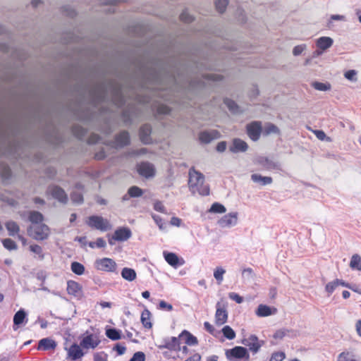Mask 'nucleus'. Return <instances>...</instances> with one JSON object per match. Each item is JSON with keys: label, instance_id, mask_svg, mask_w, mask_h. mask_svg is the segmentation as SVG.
Masks as SVG:
<instances>
[{"label": "nucleus", "instance_id": "774afa93", "mask_svg": "<svg viewBox=\"0 0 361 361\" xmlns=\"http://www.w3.org/2000/svg\"><path fill=\"white\" fill-rule=\"evenodd\" d=\"M154 209L159 212L164 213L165 212V208L164 204L161 202H156L154 204Z\"/></svg>", "mask_w": 361, "mask_h": 361}, {"label": "nucleus", "instance_id": "a19ab883", "mask_svg": "<svg viewBox=\"0 0 361 361\" xmlns=\"http://www.w3.org/2000/svg\"><path fill=\"white\" fill-rule=\"evenodd\" d=\"M106 336L113 340V341H117L121 338V332L120 331L116 329H109L106 331Z\"/></svg>", "mask_w": 361, "mask_h": 361}, {"label": "nucleus", "instance_id": "e433bc0d", "mask_svg": "<svg viewBox=\"0 0 361 361\" xmlns=\"http://www.w3.org/2000/svg\"><path fill=\"white\" fill-rule=\"evenodd\" d=\"M71 268V271L77 275H82L85 272V267L81 263L78 262H72Z\"/></svg>", "mask_w": 361, "mask_h": 361}, {"label": "nucleus", "instance_id": "f704fd0d", "mask_svg": "<svg viewBox=\"0 0 361 361\" xmlns=\"http://www.w3.org/2000/svg\"><path fill=\"white\" fill-rule=\"evenodd\" d=\"M350 267L353 269L361 271V257L359 255L355 254L351 257Z\"/></svg>", "mask_w": 361, "mask_h": 361}, {"label": "nucleus", "instance_id": "f03ea898", "mask_svg": "<svg viewBox=\"0 0 361 361\" xmlns=\"http://www.w3.org/2000/svg\"><path fill=\"white\" fill-rule=\"evenodd\" d=\"M188 184L192 192H197L204 196L209 194V188L204 184V176L194 169H190L189 171Z\"/></svg>", "mask_w": 361, "mask_h": 361}, {"label": "nucleus", "instance_id": "7ed1b4c3", "mask_svg": "<svg viewBox=\"0 0 361 361\" xmlns=\"http://www.w3.org/2000/svg\"><path fill=\"white\" fill-rule=\"evenodd\" d=\"M225 355L229 361H237L241 359L247 361L250 359L247 348L242 346H235L232 349L226 350Z\"/></svg>", "mask_w": 361, "mask_h": 361}, {"label": "nucleus", "instance_id": "393cba45", "mask_svg": "<svg viewBox=\"0 0 361 361\" xmlns=\"http://www.w3.org/2000/svg\"><path fill=\"white\" fill-rule=\"evenodd\" d=\"M333 39L329 37H322L317 40V47L322 49L326 50L331 47L333 44Z\"/></svg>", "mask_w": 361, "mask_h": 361}, {"label": "nucleus", "instance_id": "2eb2a0df", "mask_svg": "<svg viewBox=\"0 0 361 361\" xmlns=\"http://www.w3.org/2000/svg\"><path fill=\"white\" fill-rule=\"evenodd\" d=\"M132 235L131 231L126 227L116 229L113 235V239L116 241H126Z\"/></svg>", "mask_w": 361, "mask_h": 361}, {"label": "nucleus", "instance_id": "6e6552de", "mask_svg": "<svg viewBox=\"0 0 361 361\" xmlns=\"http://www.w3.org/2000/svg\"><path fill=\"white\" fill-rule=\"evenodd\" d=\"M157 346L159 349L166 348L171 351L180 350L179 339L173 336L164 338Z\"/></svg>", "mask_w": 361, "mask_h": 361}, {"label": "nucleus", "instance_id": "b1692460", "mask_svg": "<svg viewBox=\"0 0 361 361\" xmlns=\"http://www.w3.org/2000/svg\"><path fill=\"white\" fill-rule=\"evenodd\" d=\"M67 292L69 295L78 296L81 292V286L74 281H68L67 283Z\"/></svg>", "mask_w": 361, "mask_h": 361}, {"label": "nucleus", "instance_id": "c756f323", "mask_svg": "<svg viewBox=\"0 0 361 361\" xmlns=\"http://www.w3.org/2000/svg\"><path fill=\"white\" fill-rule=\"evenodd\" d=\"M337 361H360V360L353 352L343 351L338 355Z\"/></svg>", "mask_w": 361, "mask_h": 361}, {"label": "nucleus", "instance_id": "9b49d317", "mask_svg": "<svg viewBox=\"0 0 361 361\" xmlns=\"http://www.w3.org/2000/svg\"><path fill=\"white\" fill-rule=\"evenodd\" d=\"M238 223V213L231 212L224 216L219 220L218 224L221 227L229 228L234 226Z\"/></svg>", "mask_w": 361, "mask_h": 361}, {"label": "nucleus", "instance_id": "4be33fe9", "mask_svg": "<svg viewBox=\"0 0 361 361\" xmlns=\"http://www.w3.org/2000/svg\"><path fill=\"white\" fill-rule=\"evenodd\" d=\"M276 308H271L266 305H259L256 310V314L259 317H268L276 312Z\"/></svg>", "mask_w": 361, "mask_h": 361}, {"label": "nucleus", "instance_id": "09e8293b", "mask_svg": "<svg viewBox=\"0 0 361 361\" xmlns=\"http://www.w3.org/2000/svg\"><path fill=\"white\" fill-rule=\"evenodd\" d=\"M73 133L78 138L82 139L85 136L86 130L82 127L75 126L73 128Z\"/></svg>", "mask_w": 361, "mask_h": 361}, {"label": "nucleus", "instance_id": "bf43d9fd", "mask_svg": "<svg viewBox=\"0 0 361 361\" xmlns=\"http://www.w3.org/2000/svg\"><path fill=\"white\" fill-rule=\"evenodd\" d=\"M228 297L230 299L235 301L238 304H240L243 302V297H241L238 293H235L234 292L229 293Z\"/></svg>", "mask_w": 361, "mask_h": 361}, {"label": "nucleus", "instance_id": "c85d7f7f", "mask_svg": "<svg viewBox=\"0 0 361 361\" xmlns=\"http://www.w3.org/2000/svg\"><path fill=\"white\" fill-rule=\"evenodd\" d=\"M121 276L128 281H133L137 277V274L133 269L124 267L121 271Z\"/></svg>", "mask_w": 361, "mask_h": 361}, {"label": "nucleus", "instance_id": "473e14b6", "mask_svg": "<svg viewBox=\"0 0 361 361\" xmlns=\"http://www.w3.org/2000/svg\"><path fill=\"white\" fill-rule=\"evenodd\" d=\"M151 313L148 310H145L141 314V322L146 329H151L152 324L150 322Z\"/></svg>", "mask_w": 361, "mask_h": 361}, {"label": "nucleus", "instance_id": "6ab92c4d", "mask_svg": "<svg viewBox=\"0 0 361 361\" xmlns=\"http://www.w3.org/2000/svg\"><path fill=\"white\" fill-rule=\"evenodd\" d=\"M248 148L247 144L239 138H235L233 140L232 145L230 147L229 149L231 152L233 153H238V152H245Z\"/></svg>", "mask_w": 361, "mask_h": 361}, {"label": "nucleus", "instance_id": "69168bd1", "mask_svg": "<svg viewBox=\"0 0 361 361\" xmlns=\"http://www.w3.org/2000/svg\"><path fill=\"white\" fill-rule=\"evenodd\" d=\"M170 111V108L164 104H161L158 107V113L160 114H168Z\"/></svg>", "mask_w": 361, "mask_h": 361}, {"label": "nucleus", "instance_id": "8fccbe9b", "mask_svg": "<svg viewBox=\"0 0 361 361\" xmlns=\"http://www.w3.org/2000/svg\"><path fill=\"white\" fill-rule=\"evenodd\" d=\"M2 243L4 247L8 250H13L17 248L16 243L10 238L3 240Z\"/></svg>", "mask_w": 361, "mask_h": 361}, {"label": "nucleus", "instance_id": "680f3d73", "mask_svg": "<svg viewBox=\"0 0 361 361\" xmlns=\"http://www.w3.org/2000/svg\"><path fill=\"white\" fill-rule=\"evenodd\" d=\"M204 78L208 80L219 81L222 79L221 75L215 73H208L204 75Z\"/></svg>", "mask_w": 361, "mask_h": 361}, {"label": "nucleus", "instance_id": "5fc2aeb1", "mask_svg": "<svg viewBox=\"0 0 361 361\" xmlns=\"http://www.w3.org/2000/svg\"><path fill=\"white\" fill-rule=\"evenodd\" d=\"M108 355L104 352L96 353L94 355V361H107Z\"/></svg>", "mask_w": 361, "mask_h": 361}, {"label": "nucleus", "instance_id": "f3484780", "mask_svg": "<svg viewBox=\"0 0 361 361\" xmlns=\"http://www.w3.org/2000/svg\"><path fill=\"white\" fill-rule=\"evenodd\" d=\"M80 347V345L73 343L68 348H66V350L68 351V355L72 360L75 361L83 357L84 353Z\"/></svg>", "mask_w": 361, "mask_h": 361}, {"label": "nucleus", "instance_id": "e2e57ef3", "mask_svg": "<svg viewBox=\"0 0 361 361\" xmlns=\"http://www.w3.org/2000/svg\"><path fill=\"white\" fill-rule=\"evenodd\" d=\"M285 357V354L282 352L275 353L272 355L270 361H282Z\"/></svg>", "mask_w": 361, "mask_h": 361}, {"label": "nucleus", "instance_id": "bb28decb", "mask_svg": "<svg viewBox=\"0 0 361 361\" xmlns=\"http://www.w3.org/2000/svg\"><path fill=\"white\" fill-rule=\"evenodd\" d=\"M251 180L255 183H258L261 185H269L272 183V178L269 176H262L257 173L251 175Z\"/></svg>", "mask_w": 361, "mask_h": 361}, {"label": "nucleus", "instance_id": "ea45409f", "mask_svg": "<svg viewBox=\"0 0 361 361\" xmlns=\"http://www.w3.org/2000/svg\"><path fill=\"white\" fill-rule=\"evenodd\" d=\"M279 128L273 123H268L264 126L263 130V133L266 135H270L271 133L279 134Z\"/></svg>", "mask_w": 361, "mask_h": 361}, {"label": "nucleus", "instance_id": "c9c22d12", "mask_svg": "<svg viewBox=\"0 0 361 361\" xmlns=\"http://www.w3.org/2000/svg\"><path fill=\"white\" fill-rule=\"evenodd\" d=\"M25 317H26V313L25 312L24 310H20L19 311H18L13 317L14 325L18 326V325L23 324V322H24V320L25 319Z\"/></svg>", "mask_w": 361, "mask_h": 361}, {"label": "nucleus", "instance_id": "ddd939ff", "mask_svg": "<svg viewBox=\"0 0 361 361\" xmlns=\"http://www.w3.org/2000/svg\"><path fill=\"white\" fill-rule=\"evenodd\" d=\"M137 171L140 175L145 178H151L155 175L154 165L149 162H142L137 166Z\"/></svg>", "mask_w": 361, "mask_h": 361}, {"label": "nucleus", "instance_id": "a878e982", "mask_svg": "<svg viewBox=\"0 0 361 361\" xmlns=\"http://www.w3.org/2000/svg\"><path fill=\"white\" fill-rule=\"evenodd\" d=\"M296 336H297V332L295 331L283 329H280V330L277 331L274 334V337L276 339H282L283 338H285V337L293 338V337H295Z\"/></svg>", "mask_w": 361, "mask_h": 361}, {"label": "nucleus", "instance_id": "39448f33", "mask_svg": "<svg viewBox=\"0 0 361 361\" xmlns=\"http://www.w3.org/2000/svg\"><path fill=\"white\" fill-rule=\"evenodd\" d=\"M87 224L91 228L101 231H106L111 227L107 219L97 215L90 216L87 221Z\"/></svg>", "mask_w": 361, "mask_h": 361}, {"label": "nucleus", "instance_id": "72a5a7b5", "mask_svg": "<svg viewBox=\"0 0 361 361\" xmlns=\"http://www.w3.org/2000/svg\"><path fill=\"white\" fill-rule=\"evenodd\" d=\"M43 219V215L39 212L32 211L29 213V220L32 225L42 224Z\"/></svg>", "mask_w": 361, "mask_h": 361}, {"label": "nucleus", "instance_id": "de8ad7c7", "mask_svg": "<svg viewBox=\"0 0 361 361\" xmlns=\"http://www.w3.org/2000/svg\"><path fill=\"white\" fill-rule=\"evenodd\" d=\"M228 4V0H216V8L219 13H222L225 11Z\"/></svg>", "mask_w": 361, "mask_h": 361}, {"label": "nucleus", "instance_id": "423d86ee", "mask_svg": "<svg viewBox=\"0 0 361 361\" xmlns=\"http://www.w3.org/2000/svg\"><path fill=\"white\" fill-rule=\"evenodd\" d=\"M94 264L97 270L106 272H115L117 268L116 262L109 257L97 259Z\"/></svg>", "mask_w": 361, "mask_h": 361}, {"label": "nucleus", "instance_id": "58836bf2", "mask_svg": "<svg viewBox=\"0 0 361 361\" xmlns=\"http://www.w3.org/2000/svg\"><path fill=\"white\" fill-rule=\"evenodd\" d=\"M224 104L232 113L237 114L240 112V108L234 101L226 98L224 99Z\"/></svg>", "mask_w": 361, "mask_h": 361}, {"label": "nucleus", "instance_id": "603ef678", "mask_svg": "<svg viewBox=\"0 0 361 361\" xmlns=\"http://www.w3.org/2000/svg\"><path fill=\"white\" fill-rule=\"evenodd\" d=\"M180 19L185 23H190L193 20V17L189 14L187 11H183L180 15Z\"/></svg>", "mask_w": 361, "mask_h": 361}, {"label": "nucleus", "instance_id": "49530a36", "mask_svg": "<svg viewBox=\"0 0 361 361\" xmlns=\"http://www.w3.org/2000/svg\"><path fill=\"white\" fill-rule=\"evenodd\" d=\"M312 87L319 91H326L331 89L329 83H323L320 82H314L312 83Z\"/></svg>", "mask_w": 361, "mask_h": 361}, {"label": "nucleus", "instance_id": "a211bd4d", "mask_svg": "<svg viewBox=\"0 0 361 361\" xmlns=\"http://www.w3.org/2000/svg\"><path fill=\"white\" fill-rule=\"evenodd\" d=\"M152 128L149 124H145L140 128V138L144 144H149L152 142L151 138Z\"/></svg>", "mask_w": 361, "mask_h": 361}, {"label": "nucleus", "instance_id": "0e129e2a", "mask_svg": "<svg viewBox=\"0 0 361 361\" xmlns=\"http://www.w3.org/2000/svg\"><path fill=\"white\" fill-rule=\"evenodd\" d=\"M159 307L160 309L165 310L169 311V312L173 310L172 305L166 302L164 300H161L159 302Z\"/></svg>", "mask_w": 361, "mask_h": 361}, {"label": "nucleus", "instance_id": "412c9836", "mask_svg": "<svg viewBox=\"0 0 361 361\" xmlns=\"http://www.w3.org/2000/svg\"><path fill=\"white\" fill-rule=\"evenodd\" d=\"M82 190L83 185L82 184L77 183L75 185V190L71 194V198L73 202L75 204H82L83 202Z\"/></svg>", "mask_w": 361, "mask_h": 361}, {"label": "nucleus", "instance_id": "3c124183", "mask_svg": "<svg viewBox=\"0 0 361 361\" xmlns=\"http://www.w3.org/2000/svg\"><path fill=\"white\" fill-rule=\"evenodd\" d=\"M338 286V283H336V279L329 282L325 286V290L328 293L329 295H331L336 288Z\"/></svg>", "mask_w": 361, "mask_h": 361}, {"label": "nucleus", "instance_id": "20e7f679", "mask_svg": "<svg viewBox=\"0 0 361 361\" xmlns=\"http://www.w3.org/2000/svg\"><path fill=\"white\" fill-rule=\"evenodd\" d=\"M30 235L37 240H42L48 238L49 235V227L44 224H33L28 229Z\"/></svg>", "mask_w": 361, "mask_h": 361}, {"label": "nucleus", "instance_id": "cd10ccee", "mask_svg": "<svg viewBox=\"0 0 361 361\" xmlns=\"http://www.w3.org/2000/svg\"><path fill=\"white\" fill-rule=\"evenodd\" d=\"M56 346V344L54 341L48 338H45L41 339L39 341L38 348L47 350L50 349H54Z\"/></svg>", "mask_w": 361, "mask_h": 361}, {"label": "nucleus", "instance_id": "37998d69", "mask_svg": "<svg viewBox=\"0 0 361 361\" xmlns=\"http://www.w3.org/2000/svg\"><path fill=\"white\" fill-rule=\"evenodd\" d=\"M226 207L218 202H215L212 204L211 208L209 209V212L212 213H218V214H222L226 212Z\"/></svg>", "mask_w": 361, "mask_h": 361}, {"label": "nucleus", "instance_id": "f8f14e48", "mask_svg": "<svg viewBox=\"0 0 361 361\" xmlns=\"http://www.w3.org/2000/svg\"><path fill=\"white\" fill-rule=\"evenodd\" d=\"M48 192L54 199L57 200L59 202L63 204L67 202L68 196L64 190L61 188L57 185H52L49 188Z\"/></svg>", "mask_w": 361, "mask_h": 361}, {"label": "nucleus", "instance_id": "79ce46f5", "mask_svg": "<svg viewBox=\"0 0 361 361\" xmlns=\"http://www.w3.org/2000/svg\"><path fill=\"white\" fill-rule=\"evenodd\" d=\"M226 273V270L221 267H216L214 271V277L217 281L219 284H221L224 279V274Z\"/></svg>", "mask_w": 361, "mask_h": 361}, {"label": "nucleus", "instance_id": "1a4fd4ad", "mask_svg": "<svg viewBox=\"0 0 361 361\" xmlns=\"http://www.w3.org/2000/svg\"><path fill=\"white\" fill-rule=\"evenodd\" d=\"M262 131V125L259 121H253L247 126V133L253 141L259 140Z\"/></svg>", "mask_w": 361, "mask_h": 361}, {"label": "nucleus", "instance_id": "4d7b16f0", "mask_svg": "<svg viewBox=\"0 0 361 361\" xmlns=\"http://www.w3.org/2000/svg\"><path fill=\"white\" fill-rule=\"evenodd\" d=\"M145 355L142 352H137L134 353L132 358L130 361H145Z\"/></svg>", "mask_w": 361, "mask_h": 361}, {"label": "nucleus", "instance_id": "4468645a", "mask_svg": "<svg viewBox=\"0 0 361 361\" xmlns=\"http://www.w3.org/2000/svg\"><path fill=\"white\" fill-rule=\"evenodd\" d=\"M100 343L99 339L94 334L85 336L80 341V346L83 348H95Z\"/></svg>", "mask_w": 361, "mask_h": 361}, {"label": "nucleus", "instance_id": "a18cd8bd", "mask_svg": "<svg viewBox=\"0 0 361 361\" xmlns=\"http://www.w3.org/2000/svg\"><path fill=\"white\" fill-rule=\"evenodd\" d=\"M222 333L224 334V336L229 339V340H232L233 338H235V331L233 330V329L229 326H225L223 329H222Z\"/></svg>", "mask_w": 361, "mask_h": 361}, {"label": "nucleus", "instance_id": "7c9ffc66", "mask_svg": "<svg viewBox=\"0 0 361 361\" xmlns=\"http://www.w3.org/2000/svg\"><path fill=\"white\" fill-rule=\"evenodd\" d=\"M179 337L184 338L185 343L189 345H195L198 343L197 338L185 330L181 333Z\"/></svg>", "mask_w": 361, "mask_h": 361}, {"label": "nucleus", "instance_id": "052dcab7", "mask_svg": "<svg viewBox=\"0 0 361 361\" xmlns=\"http://www.w3.org/2000/svg\"><path fill=\"white\" fill-rule=\"evenodd\" d=\"M305 49H306V45L305 44H300V45L295 46L293 48V54L294 56H298V55L301 54L302 52L304 50H305Z\"/></svg>", "mask_w": 361, "mask_h": 361}, {"label": "nucleus", "instance_id": "0eeeda50", "mask_svg": "<svg viewBox=\"0 0 361 361\" xmlns=\"http://www.w3.org/2000/svg\"><path fill=\"white\" fill-rule=\"evenodd\" d=\"M215 323L218 326L224 324L228 319V312L226 306L221 302H218L216 305Z\"/></svg>", "mask_w": 361, "mask_h": 361}, {"label": "nucleus", "instance_id": "5701e85b", "mask_svg": "<svg viewBox=\"0 0 361 361\" xmlns=\"http://www.w3.org/2000/svg\"><path fill=\"white\" fill-rule=\"evenodd\" d=\"M164 255L167 263L173 267H177L178 265L183 264V261L180 263L179 259L175 253L164 252Z\"/></svg>", "mask_w": 361, "mask_h": 361}, {"label": "nucleus", "instance_id": "2f4dec72", "mask_svg": "<svg viewBox=\"0 0 361 361\" xmlns=\"http://www.w3.org/2000/svg\"><path fill=\"white\" fill-rule=\"evenodd\" d=\"M259 164H261L264 168L271 170L278 169V164L269 159L267 157H260L258 160Z\"/></svg>", "mask_w": 361, "mask_h": 361}, {"label": "nucleus", "instance_id": "f257e3e1", "mask_svg": "<svg viewBox=\"0 0 361 361\" xmlns=\"http://www.w3.org/2000/svg\"><path fill=\"white\" fill-rule=\"evenodd\" d=\"M109 94H111V100L116 106L120 107L125 104L122 87L114 81H110L107 85L99 84L92 90V96L95 102H104Z\"/></svg>", "mask_w": 361, "mask_h": 361}, {"label": "nucleus", "instance_id": "13d9d810", "mask_svg": "<svg viewBox=\"0 0 361 361\" xmlns=\"http://www.w3.org/2000/svg\"><path fill=\"white\" fill-rule=\"evenodd\" d=\"M1 175L4 179H8L11 175V171L8 166H3Z\"/></svg>", "mask_w": 361, "mask_h": 361}, {"label": "nucleus", "instance_id": "338daca9", "mask_svg": "<svg viewBox=\"0 0 361 361\" xmlns=\"http://www.w3.org/2000/svg\"><path fill=\"white\" fill-rule=\"evenodd\" d=\"M114 350H115L118 355H122L125 353L126 350V348L125 346L121 345L120 344L117 343L114 348Z\"/></svg>", "mask_w": 361, "mask_h": 361}, {"label": "nucleus", "instance_id": "c03bdc74", "mask_svg": "<svg viewBox=\"0 0 361 361\" xmlns=\"http://www.w3.org/2000/svg\"><path fill=\"white\" fill-rule=\"evenodd\" d=\"M128 193L131 197H138L142 195L143 191L137 186H132L128 189Z\"/></svg>", "mask_w": 361, "mask_h": 361}, {"label": "nucleus", "instance_id": "9d476101", "mask_svg": "<svg viewBox=\"0 0 361 361\" xmlns=\"http://www.w3.org/2000/svg\"><path fill=\"white\" fill-rule=\"evenodd\" d=\"M243 343L249 348L253 353H257L264 345L263 341H259L255 335H251L243 341Z\"/></svg>", "mask_w": 361, "mask_h": 361}, {"label": "nucleus", "instance_id": "aec40b11", "mask_svg": "<svg viewBox=\"0 0 361 361\" xmlns=\"http://www.w3.org/2000/svg\"><path fill=\"white\" fill-rule=\"evenodd\" d=\"M115 142L116 147H123L130 143L129 133L124 130L118 134L115 137Z\"/></svg>", "mask_w": 361, "mask_h": 361}, {"label": "nucleus", "instance_id": "864d4df0", "mask_svg": "<svg viewBox=\"0 0 361 361\" xmlns=\"http://www.w3.org/2000/svg\"><path fill=\"white\" fill-rule=\"evenodd\" d=\"M30 250L32 252L38 255L40 257V259L44 258V255L42 254V247L38 245H32L30 246Z\"/></svg>", "mask_w": 361, "mask_h": 361}, {"label": "nucleus", "instance_id": "dca6fc26", "mask_svg": "<svg viewBox=\"0 0 361 361\" xmlns=\"http://www.w3.org/2000/svg\"><path fill=\"white\" fill-rule=\"evenodd\" d=\"M220 137V134L217 130H212L210 131H203L199 135V139L201 142L208 144L213 140L218 139Z\"/></svg>", "mask_w": 361, "mask_h": 361}, {"label": "nucleus", "instance_id": "6e6d98bb", "mask_svg": "<svg viewBox=\"0 0 361 361\" xmlns=\"http://www.w3.org/2000/svg\"><path fill=\"white\" fill-rule=\"evenodd\" d=\"M357 72L355 70H350L345 73L344 76L346 79L350 80V81H356Z\"/></svg>", "mask_w": 361, "mask_h": 361}, {"label": "nucleus", "instance_id": "4c0bfd02", "mask_svg": "<svg viewBox=\"0 0 361 361\" xmlns=\"http://www.w3.org/2000/svg\"><path fill=\"white\" fill-rule=\"evenodd\" d=\"M6 229L8 231L10 235H15L19 231V226L14 221H8L6 224Z\"/></svg>", "mask_w": 361, "mask_h": 361}]
</instances>
